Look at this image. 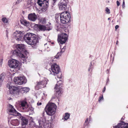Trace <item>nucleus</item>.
<instances>
[{
    "mask_svg": "<svg viewBox=\"0 0 128 128\" xmlns=\"http://www.w3.org/2000/svg\"><path fill=\"white\" fill-rule=\"evenodd\" d=\"M24 41L32 47L36 48L38 43V38L34 34L28 32L23 37Z\"/></svg>",
    "mask_w": 128,
    "mask_h": 128,
    "instance_id": "f257e3e1",
    "label": "nucleus"
},
{
    "mask_svg": "<svg viewBox=\"0 0 128 128\" xmlns=\"http://www.w3.org/2000/svg\"><path fill=\"white\" fill-rule=\"evenodd\" d=\"M56 108V106L54 103L49 102L46 107L45 111L48 115L51 116L55 114Z\"/></svg>",
    "mask_w": 128,
    "mask_h": 128,
    "instance_id": "f03ea898",
    "label": "nucleus"
},
{
    "mask_svg": "<svg viewBox=\"0 0 128 128\" xmlns=\"http://www.w3.org/2000/svg\"><path fill=\"white\" fill-rule=\"evenodd\" d=\"M70 15L67 12H63L61 13L60 16V22L63 24L68 23L70 20Z\"/></svg>",
    "mask_w": 128,
    "mask_h": 128,
    "instance_id": "7ed1b4c3",
    "label": "nucleus"
},
{
    "mask_svg": "<svg viewBox=\"0 0 128 128\" xmlns=\"http://www.w3.org/2000/svg\"><path fill=\"white\" fill-rule=\"evenodd\" d=\"M52 26L51 25V24L49 23L48 24L44 26L43 25L38 24H35L34 26V28L35 30L38 31H44L47 30L49 31L51 30Z\"/></svg>",
    "mask_w": 128,
    "mask_h": 128,
    "instance_id": "20e7f679",
    "label": "nucleus"
},
{
    "mask_svg": "<svg viewBox=\"0 0 128 128\" xmlns=\"http://www.w3.org/2000/svg\"><path fill=\"white\" fill-rule=\"evenodd\" d=\"M21 50H20L17 49L14 50L12 52L13 55H16L19 56L21 59V62L23 63H27V58L26 55L24 54L23 52Z\"/></svg>",
    "mask_w": 128,
    "mask_h": 128,
    "instance_id": "39448f33",
    "label": "nucleus"
},
{
    "mask_svg": "<svg viewBox=\"0 0 128 128\" xmlns=\"http://www.w3.org/2000/svg\"><path fill=\"white\" fill-rule=\"evenodd\" d=\"M51 68L54 75H57L58 78L60 79L62 78V73L58 66L56 64H54L52 66Z\"/></svg>",
    "mask_w": 128,
    "mask_h": 128,
    "instance_id": "423d86ee",
    "label": "nucleus"
},
{
    "mask_svg": "<svg viewBox=\"0 0 128 128\" xmlns=\"http://www.w3.org/2000/svg\"><path fill=\"white\" fill-rule=\"evenodd\" d=\"M38 122L39 124L38 126L36 125L34 122H32L33 124V126L37 128L39 127V128H47L48 126V124L46 122L44 119L42 118H40L38 119Z\"/></svg>",
    "mask_w": 128,
    "mask_h": 128,
    "instance_id": "0eeeda50",
    "label": "nucleus"
},
{
    "mask_svg": "<svg viewBox=\"0 0 128 128\" xmlns=\"http://www.w3.org/2000/svg\"><path fill=\"white\" fill-rule=\"evenodd\" d=\"M38 5L42 7L41 10L43 12H45L47 10L48 6V0H38Z\"/></svg>",
    "mask_w": 128,
    "mask_h": 128,
    "instance_id": "6e6552de",
    "label": "nucleus"
},
{
    "mask_svg": "<svg viewBox=\"0 0 128 128\" xmlns=\"http://www.w3.org/2000/svg\"><path fill=\"white\" fill-rule=\"evenodd\" d=\"M9 89L10 93L14 96H18L20 92V88L17 86H10Z\"/></svg>",
    "mask_w": 128,
    "mask_h": 128,
    "instance_id": "1a4fd4ad",
    "label": "nucleus"
},
{
    "mask_svg": "<svg viewBox=\"0 0 128 128\" xmlns=\"http://www.w3.org/2000/svg\"><path fill=\"white\" fill-rule=\"evenodd\" d=\"M68 35L66 33H62L58 35V42L62 44L65 43L68 38Z\"/></svg>",
    "mask_w": 128,
    "mask_h": 128,
    "instance_id": "9d476101",
    "label": "nucleus"
},
{
    "mask_svg": "<svg viewBox=\"0 0 128 128\" xmlns=\"http://www.w3.org/2000/svg\"><path fill=\"white\" fill-rule=\"evenodd\" d=\"M62 81L60 80L58 81L54 88V89L56 92V95L57 96H60L62 92Z\"/></svg>",
    "mask_w": 128,
    "mask_h": 128,
    "instance_id": "9b49d317",
    "label": "nucleus"
},
{
    "mask_svg": "<svg viewBox=\"0 0 128 128\" xmlns=\"http://www.w3.org/2000/svg\"><path fill=\"white\" fill-rule=\"evenodd\" d=\"M14 80L15 84L20 85L24 84L27 82L26 78L24 76L15 77Z\"/></svg>",
    "mask_w": 128,
    "mask_h": 128,
    "instance_id": "f8f14e48",
    "label": "nucleus"
},
{
    "mask_svg": "<svg viewBox=\"0 0 128 128\" xmlns=\"http://www.w3.org/2000/svg\"><path fill=\"white\" fill-rule=\"evenodd\" d=\"M66 49L65 46H64L60 52H58L57 54L54 57H52L49 58L48 63L50 64H52L54 62L56 61V58H58L59 56H61L62 53L64 52V50Z\"/></svg>",
    "mask_w": 128,
    "mask_h": 128,
    "instance_id": "ddd939ff",
    "label": "nucleus"
},
{
    "mask_svg": "<svg viewBox=\"0 0 128 128\" xmlns=\"http://www.w3.org/2000/svg\"><path fill=\"white\" fill-rule=\"evenodd\" d=\"M8 110V113L9 114L15 116H20V114L16 111L14 108L13 106L10 104L9 105Z\"/></svg>",
    "mask_w": 128,
    "mask_h": 128,
    "instance_id": "4468645a",
    "label": "nucleus"
},
{
    "mask_svg": "<svg viewBox=\"0 0 128 128\" xmlns=\"http://www.w3.org/2000/svg\"><path fill=\"white\" fill-rule=\"evenodd\" d=\"M23 36V34L20 31H16L13 34L14 38L18 41L21 40Z\"/></svg>",
    "mask_w": 128,
    "mask_h": 128,
    "instance_id": "2eb2a0df",
    "label": "nucleus"
},
{
    "mask_svg": "<svg viewBox=\"0 0 128 128\" xmlns=\"http://www.w3.org/2000/svg\"><path fill=\"white\" fill-rule=\"evenodd\" d=\"M18 62L16 60L12 59L8 61L9 66L12 68H16L18 66Z\"/></svg>",
    "mask_w": 128,
    "mask_h": 128,
    "instance_id": "dca6fc26",
    "label": "nucleus"
},
{
    "mask_svg": "<svg viewBox=\"0 0 128 128\" xmlns=\"http://www.w3.org/2000/svg\"><path fill=\"white\" fill-rule=\"evenodd\" d=\"M48 81V80L47 79L44 78L42 80L37 82L36 87L38 88L44 87Z\"/></svg>",
    "mask_w": 128,
    "mask_h": 128,
    "instance_id": "f3484780",
    "label": "nucleus"
},
{
    "mask_svg": "<svg viewBox=\"0 0 128 128\" xmlns=\"http://www.w3.org/2000/svg\"><path fill=\"white\" fill-rule=\"evenodd\" d=\"M114 128H128V123L122 122L117 126H114Z\"/></svg>",
    "mask_w": 128,
    "mask_h": 128,
    "instance_id": "a211bd4d",
    "label": "nucleus"
},
{
    "mask_svg": "<svg viewBox=\"0 0 128 128\" xmlns=\"http://www.w3.org/2000/svg\"><path fill=\"white\" fill-rule=\"evenodd\" d=\"M68 4L64 2H60L58 3V5L60 10H64L68 8Z\"/></svg>",
    "mask_w": 128,
    "mask_h": 128,
    "instance_id": "6ab92c4d",
    "label": "nucleus"
},
{
    "mask_svg": "<svg viewBox=\"0 0 128 128\" xmlns=\"http://www.w3.org/2000/svg\"><path fill=\"white\" fill-rule=\"evenodd\" d=\"M28 18L29 20L33 22L35 21L37 18V16L34 13L29 14Z\"/></svg>",
    "mask_w": 128,
    "mask_h": 128,
    "instance_id": "aec40b11",
    "label": "nucleus"
},
{
    "mask_svg": "<svg viewBox=\"0 0 128 128\" xmlns=\"http://www.w3.org/2000/svg\"><path fill=\"white\" fill-rule=\"evenodd\" d=\"M21 108L24 111L26 109L28 106L27 104V102L25 100H23L20 102Z\"/></svg>",
    "mask_w": 128,
    "mask_h": 128,
    "instance_id": "412c9836",
    "label": "nucleus"
},
{
    "mask_svg": "<svg viewBox=\"0 0 128 128\" xmlns=\"http://www.w3.org/2000/svg\"><path fill=\"white\" fill-rule=\"evenodd\" d=\"M16 49L22 52H24L25 51V47L24 44H19L16 45Z\"/></svg>",
    "mask_w": 128,
    "mask_h": 128,
    "instance_id": "4be33fe9",
    "label": "nucleus"
},
{
    "mask_svg": "<svg viewBox=\"0 0 128 128\" xmlns=\"http://www.w3.org/2000/svg\"><path fill=\"white\" fill-rule=\"evenodd\" d=\"M22 124V126L26 125L27 124L28 120L26 118L22 117L21 118Z\"/></svg>",
    "mask_w": 128,
    "mask_h": 128,
    "instance_id": "5701e85b",
    "label": "nucleus"
},
{
    "mask_svg": "<svg viewBox=\"0 0 128 128\" xmlns=\"http://www.w3.org/2000/svg\"><path fill=\"white\" fill-rule=\"evenodd\" d=\"M10 123L12 125L14 126H17L20 124L19 122L17 119L12 120L10 122Z\"/></svg>",
    "mask_w": 128,
    "mask_h": 128,
    "instance_id": "b1692460",
    "label": "nucleus"
},
{
    "mask_svg": "<svg viewBox=\"0 0 128 128\" xmlns=\"http://www.w3.org/2000/svg\"><path fill=\"white\" fill-rule=\"evenodd\" d=\"M24 111L26 112L30 111L31 112V113H34V108L31 106H28L26 108V109Z\"/></svg>",
    "mask_w": 128,
    "mask_h": 128,
    "instance_id": "393cba45",
    "label": "nucleus"
},
{
    "mask_svg": "<svg viewBox=\"0 0 128 128\" xmlns=\"http://www.w3.org/2000/svg\"><path fill=\"white\" fill-rule=\"evenodd\" d=\"M30 89L27 87L22 88L20 89V91H21L22 93H27L29 91Z\"/></svg>",
    "mask_w": 128,
    "mask_h": 128,
    "instance_id": "a878e982",
    "label": "nucleus"
},
{
    "mask_svg": "<svg viewBox=\"0 0 128 128\" xmlns=\"http://www.w3.org/2000/svg\"><path fill=\"white\" fill-rule=\"evenodd\" d=\"M4 78V74H2L0 76V87L2 86Z\"/></svg>",
    "mask_w": 128,
    "mask_h": 128,
    "instance_id": "bb28decb",
    "label": "nucleus"
},
{
    "mask_svg": "<svg viewBox=\"0 0 128 128\" xmlns=\"http://www.w3.org/2000/svg\"><path fill=\"white\" fill-rule=\"evenodd\" d=\"M20 22L22 24L26 26H28L29 24V22L25 20H20Z\"/></svg>",
    "mask_w": 128,
    "mask_h": 128,
    "instance_id": "cd10ccee",
    "label": "nucleus"
},
{
    "mask_svg": "<svg viewBox=\"0 0 128 128\" xmlns=\"http://www.w3.org/2000/svg\"><path fill=\"white\" fill-rule=\"evenodd\" d=\"M8 18L5 17L3 18L2 19V21L4 24L8 23Z\"/></svg>",
    "mask_w": 128,
    "mask_h": 128,
    "instance_id": "c85d7f7f",
    "label": "nucleus"
},
{
    "mask_svg": "<svg viewBox=\"0 0 128 128\" xmlns=\"http://www.w3.org/2000/svg\"><path fill=\"white\" fill-rule=\"evenodd\" d=\"M70 116V114H69L68 113H66L65 114V115L64 116V119L66 120L69 118Z\"/></svg>",
    "mask_w": 128,
    "mask_h": 128,
    "instance_id": "c756f323",
    "label": "nucleus"
},
{
    "mask_svg": "<svg viewBox=\"0 0 128 128\" xmlns=\"http://www.w3.org/2000/svg\"><path fill=\"white\" fill-rule=\"evenodd\" d=\"M50 46L49 43H46L44 44L45 49L47 51H49L50 50V48L49 47Z\"/></svg>",
    "mask_w": 128,
    "mask_h": 128,
    "instance_id": "7c9ffc66",
    "label": "nucleus"
},
{
    "mask_svg": "<svg viewBox=\"0 0 128 128\" xmlns=\"http://www.w3.org/2000/svg\"><path fill=\"white\" fill-rule=\"evenodd\" d=\"M106 13L110 14V9L108 8H106L105 10Z\"/></svg>",
    "mask_w": 128,
    "mask_h": 128,
    "instance_id": "2f4dec72",
    "label": "nucleus"
},
{
    "mask_svg": "<svg viewBox=\"0 0 128 128\" xmlns=\"http://www.w3.org/2000/svg\"><path fill=\"white\" fill-rule=\"evenodd\" d=\"M60 2H64L67 4H68L69 1L68 0H61Z\"/></svg>",
    "mask_w": 128,
    "mask_h": 128,
    "instance_id": "473e14b6",
    "label": "nucleus"
},
{
    "mask_svg": "<svg viewBox=\"0 0 128 128\" xmlns=\"http://www.w3.org/2000/svg\"><path fill=\"white\" fill-rule=\"evenodd\" d=\"M88 118H87L85 120V122L84 123V125L87 126L88 125Z\"/></svg>",
    "mask_w": 128,
    "mask_h": 128,
    "instance_id": "72a5a7b5",
    "label": "nucleus"
},
{
    "mask_svg": "<svg viewBox=\"0 0 128 128\" xmlns=\"http://www.w3.org/2000/svg\"><path fill=\"white\" fill-rule=\"evenodd\" d=\"M103 96H102L100 97L98 100V101L99 102H100L102 100H103Z\"/></svg>",
    "mask_w": 128,
    "mask_h": 128,
    "instance_id": "f704fd0d",
    "label": "nucleus"
},
{
    "mask_svg": "<svg viewBox=\"0 0 128 128\" xmlns=\"http://www.w3.org/2000/svg\"><path fill=\"white\" fill-rule=\"evenodd\" d=\"M22 1V0H17L16 2V4H20Z\"/></svg>",
    "mask_w": 128,
    "mask_h": 128,
    "instance_id": "c9c22d12",
    "label": "nucleus"
},
{
    "mask_svg": "<svg viewBox=\"0 0 128 128\" xmlns=\"http://www.w3.org/2000/svg\"><path fill=\"white\" fill-rule=\"evenodd\" d=\"M60 14H57L56 15V19H58V18H59V17H60Z\"/></svg>",
    "mask_w": 128,
    "mask_h": 128,
    "instance_id": "e433bc0d",
    "label": "nucleus"
},
{
    "mask_svg": "<svg viewBox=\"0 0 128 128\" xmlns=\"http://www.w3.org/2000/svg\"><path fill=\"white\" fill-rule=\"evenodd\" d=\"M117 6H118L120 5V3L119 1H116Z\"/></svg>",
    "mask_w": 128,
    "mask_h": 128,
    "instance_id": "4c0bfd02",
    "label": "nucleus"
},
{
    "mask_svg": "<svg viewBox=\"0 0 128 128\" xmlns=\"http://www.w3.org/2000/svg\"><path fill=\"white\" fill-rule=\"evenodd\" d=\"M125 7V4L124 1V0L122 3V7L124 8Z\"/></svg>",
    "mask_w": 128,
    "mask_h": 128,
    "instance_id": "58836bf2",
    "label": "nucleus"
},
{
    "mask_svg": "<svg viewBox=\"0 0 128 128\" xmlns=\"http://www.w3.org/2000/svg\"><path fill=\"white\" fill-rule=\"evenodd\" d=\"M42 104L41 102H38L37 103V105L38 106H40Z\"/></svg>",
    "mask_w": 128,
    "mask_h": 128,
    "instance_id": "ea45409f",
    "label": "nucleus"
},
{
    "mask_svg": "<svg viewBox=\"0 0 128 128\" xmlns=\"http://www.w3.org/2000/svg\"><path fill=\"white\" fill-rule=\"evenodd\" d=\"M3 61V59H1L0 60V65H2Z\"/></svg>",
    "mask_w": 128,
    "mask_h": 128,
    "instance_id": "a19ab883",
    "label": "nucleus"
},
{
    "mask_svg": "<svg viewBox=\"0 0 128 128\" xmlns=\"http://www.w3.org/2000/svg\"><path fill=\"white\" fill-rule=\"evenodd\" d=\"M28 6L29 5V4L30 5V4H31V2L30 1V0L28 1Z\"/></svg>",
    "mask_w": 128,
    "mask_h": 128,
    "instance_id": "79ce46f5",
    "label": "nucleus"
},
{
    "mask_svg": "<svg viewBox=\"0 0 128 128\" xmlns=\"http://www.w3.org/2000/svg\"><path fill=\"white\" fill-rule=\"evenodd\" d=\"M119 27V26L118 25H116L115 26V28L116 29H118Z\"/></svg>",
    "mask_w": 128,
    "mask_h": 128,
    "instance_id": "37998d69",
    "label": "nucleus"
},
{
    "mask_svg": "<svg viewBox=\"0 0 128 128\" xmlns=\"http://www.w3.org/2000/svg\"><path fill=\"white\" fill-rule=\"evenodd\" d=\"M106 90V87H104V88L103 89V90H102V92H104V91H105Z\"/></svg>",
    "mask_w": 128,
    "mask_h": 128,
    "instance_id": "c03bdc74",
    "label": "nucleus"
},
{
    "mask_svg": "<svg viewBox=\"0 0 128 128\" xmlns=\"http://www.w3.org/2000/svg\"><path fill=\"white\" fill-rule=\"evenodd\" d=\"M90 69H91V66H90V68H89L88 69V71H90Z\"/></svg>",
    "mask_w": 128,
    "mask_h": 128,
    "instance_id": "a18cd8bd",
    "label": "nucleus"
},
{
    "mask_svg": "<svg viewBox=\"0 0 128 128\" xmlns=\"http://www.w3.org/2000/svg\"><path fill=\"white\" fill-rule=\"evenodd\" d=\"M118 40H117L116 41V44H117L118 43Z\"/></svg>",
    "mask_w": 128,
    "mask_h": 128,
    "instance_id": "49530a36",
    "label": "nucleus"
},
{
    "mask_svg": "<svg viewBox=\"0 0 128 128\" xmlns=\"http://www.w3.org/2000/svg\"><path fill=\"white\" fill-rule=\"evenodd\" d=\"M52 0L54 1V2H56V0Z\"/></svg>",
    "mask_w": 128,
    "mask_h": 128,
    "instance_id": "de8ad7c7",
    "label": "nucleus"
},
{
    "mask_svg": "<svg viewBox=\"0 0 128 128\" xmlns=\"http://www.w3.org/2000/svg\"><path fill=\"white\" fill-rule=\"evenodd\" d=\"M110 18H108V20H110Z\"/></svg>",
    "mask_w": 128,
    "mask_h": 128,
    "instance_id": "09e8293b",
    "label": "nucleus"
},
{
    "mask_svg": "<svg viewBox=\"0 0 128 128\" xmlns=\"http://www.w3.org/2000/svg\"><path fill=\"white\" fill-rule=\"evenodd\" d=\"M4 128H8V127H4Z\"/></svg>",
    "mask_w": 128,
    "mask_h": 128,
    "instance_id": "8fccbe9b",
    "label": "nucleus"
},
{
    "mask_svg": "<svg viewBox=\"0 0 128 128\" xmlns=\"http://www.w3.org/2000/svg\"><path fill=\"white\" fill-rule=\"evenodd\" d=\"M49 128H53L51 127Z\"/></svg>",
    "mask_w": 128,
    "mask_h": 128,
    "instance_id": "3c124183",
    "label": "nucleus"
},
{
    "mask_svg": "<svg viewBox=\"0 0 128 128\" xmlns=\"http://www.w3.org/2000/svg\"><path fill=\"white\" fill-rule=\"evenodd\" d=\"M60 49H62V48H61V46L60 47Z\"/></svg>",
    "mask_w": 128,
    "mask_h": 128,
    "instance_id": "603ef678",
    "label": "nucleus"
},
{
    "mask_svg": "<svg viewBox=\"0 0 128 128\" xmlns=\"http://www.w3.org/2000/svg\"><path fill=\"white\" fill-rule=\"evenodd\" d=\"M90 64H91H91H92V63H90Z\"/></svg>",
    "mask_w": 128,
    "mask_h": 128,
    "instance_id": "864d4df0",
    "label": "nucleus"
}]
</instances>
